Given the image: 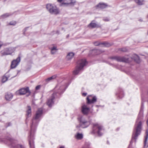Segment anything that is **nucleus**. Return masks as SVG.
I'll use <instances>...</instances> for the list:
<instances>
[{"mask_svg": "<svg viewBox=\"0 0 148 148\" xmlns=\"http://www.w3.org/2000/svg\"><path fill=\"white\" fill-rule=\"evenodd\" d=\"M94 21H92L88 25V27L91 28H99L101 26L99 25L96 24L95 23H93Z\"/></svg>", "mask_w": 148, "mask_h": 148, "instance_id": "17", "label": "nucleus"}, {"mask_svg": "<svg viewBox=\"0 0 148 148\" xmlns=\"http://www.w3.org/2000/svg\"><path fill=\"white\" fill-rule=\"evenodd\" d=\"M107 6V5L105 3H100L97 5L96 6V7L97 8V7L101 9H104L106 8Z\"/></svg>", "mask_w": 148, "mask_h": 148, "instance_id": "18", "label": "nucleus"}, {"mask_svg": "<svg viewBox=\"0 0 148 148\" xmlns=\"http://www.w3.org/2000/svg\"><path fill=\"white\" fill-rule=\"evenodd\" d=\"M147 125L148 126V119H147Z\"/></svg>", "mask_w": 148, "mask_h": 148, "instance_id": "44", "label": "nucleus"}, {"mask_svg": "<svg viewBox=\"0 0 148 148\" xmlns=\"http://www.w3.org/2000/svg\"><path fill=\"white\" fill-rule=\"evenodd\" d=\"M82 148H90L89 146H87L86 144Z\"/></svg>", "mask_w": 148, "mask_h": 148, "instance_id": "38", "label": "nucleus"}, {"mask_svg": "<svg viewBox=\"0 0 148 148\" xmlns=\"http://www.w3.org/2000/svg\"><path fill=\"white\" fill-rule=\"evenodd\" d=\"M75 137L77 139L81 140L83 138V135L82 133H77L75 136Z\"/></svg>", "mask_w": 148, "mask_h": 148, "instance_id": "25", "label": "nucleus"}, {"mask_svg": "<svg viewBox=\"0 0 148 148\" xmlns=\"http://www.w3.org/2000/svg\"><path fill=\"white\" fill-rule=\"evenodd\" d=\"M20 61V57H18L16 60H14L11 63V67L12 69L15 68L18 64Z\"/></svg>", "mask_w": 148, "mask_h": 148, "instance_id": "13", "label": "nucleus"}, {"mask_svg": "<svg viewBox=\"0 0 148 148\" xmlns=\"http://www.w3.org/2000/svg\"><path fill=\"white\" fill-rule=\"evenodd\" d=\"M134 1L138 5H142L144 4V0H134Z\"/></svg>", "mask_w": 148, "mask_h": 148, "instance_id": "28", "label": "nucleus"}, {"mask_svg": "<svg viewBox=\"0 0 148 148\" xmlns=\"http://www.w3.org/2000/svg\"><path fill=\"white\" fill-rule=\"evenodd\" d=\"M40 85H38L36 87V90H38L39 89H40Z\"/></svg>", "mask_w": 148, "mask_h": 148, "instance_id": "36", "label": "nucleus"}, {"mask_svg": "<svg viewBox=\"0 0 148 148\" xmlns=\"http://www.w3.org/2000/svg\"><path fill=\"white\" fill-rule=\"evenodd\" d=\"M102 129V126L99 125L98 124H94L92 127V131L91 132V134H95L97 133L99 136H101L102 134L100 132Z\"/></svg>", "mask_w": 148, "mask_h": 148, "instance_id": "8", "label": "nucleus"}, {"mask_svg": "<svg viewBox=\"0 0 148 148\" xmlns=\"http://www.w3.org/2000/svg\"><path fill=\"white\" fill-rule=\"evenodd\" d=\"M51 50H54V51H57V49H56V47H53L51 49Z\"/></svg>", "mask_w": 148, "mask_h": 148, "instance_id": "35", "label": "nucleus"}, {"mask_svg": "<svg viewBox=\"0 0 148 148\" xmlns=\"http://www.w3.org/2000/svg\"><path fill=\"white\" fill-rule=\"evenodd\" d=\"M56 33L58 34L59 33V31H57Z\"/></svg>", "mask_w": 148, "mask_h": 148, "instance_id": "45", "label": "nucleus"}, {"mask_svg": "<svg viewBox=\"0 0 148 148\" xmlns=\"http://www.w3.org/2000/svg\"><path fill=\"white\" fill-rule=\"evenodd\" d=\"M15 50L13 47H10L4 48L1 51L2 56L8 55H10L13 53Z\"/></svg>", "mask_w": 148, "mask_h": 148, "instance_id": "9", "label": "nucleus"}, {"mask_svg": "<svg viewBox=\"0 0 148 148\" xmlns=\"http://www.w3.org/2000/svg\"><path fill=\"white\" fill-rule=\"evenodd\" d=\"M102 42H99L98 41H96L94 43V44L96 46H98L99 45H100V46H102Z\"/></svg>", "mask_w": 148, "mask_h": 148, "instance_id": "31", "label": "nucleus"}, {"mask_svg": "<svg viewBox=\"0 0 148 148\" xmlns=\"http://www.w3.org/2000/svg\"><path fill=\"white\" fill-rule=\"evenodd\" d=\"M109 58L112 60H115L118 62H126L128 61V59L124 57L116 56L111 57Z\"/></svg>", "mask_w": 148, "mask_h": 148, "instance_id": "10", "label": "nucleus"}, {"mask_svg": "<svg viewBox=\"0 0 148 148\" xmlns=\"http://www.w3.org/2000/svg\"><path fill=\"white\" fill-rule=\"evenodd\" d=\"M103 52L104 51H102L101 49H94L92 50H90V53L92 54L93 55H97L100 54Z\"/></svg>", "mask_w": 148, "mask_h": 148, "instance_id": "16", "label": "nucleus"}, {"mask_svg": "<svg viewBox=\"0 0 148 148\" xmlns=\"http://www.w3.org/2000/svg\"><path fill=\"white\" fill-rule=\"evenodd\" d=\"M12 14L11 13H6L2 15L1 16V17L2 18H5L7 17Z\"/></svg>", "mask_w": 148, "mask_h": 148, "instance_id": "26", "label": "nucleus"}, {"mask_svg": "<svg viewBox=\"0 0 148 148\" xmlns=\"http://www.w3.org/2000/svg\"><path fill=\"white\" fill-rule=\"evenodd\" d=\"M102 46L101 47H108L110 46L111 45V44L110 43L107 42H102Z\"/></svg>", "mask_w": 148, "mask_h": 148, "instance_id": "22", "label": "nucleus"}, {"mask_svg": "<svg viewBox=\"0 0 148 148\" xmlns=\"http://www.w3.org/2000/svg\"><path fill=\"white\" fill-rule=\"evenodd\" d=\"M134 60L137 63H139L140 62L139 57L137 55H136V57L134 58Z\"/></svg>", "mask_w": 148, "mask_h": 148, "instance_id": "29", "label": "nucleus"}, {"mask_svg": "<svg viewBox=\"0 0 148 148\" xmlns=\"http://www.w3.org/2000/svg\"><path fill=\"white\" fill-rule=\"evenodd\" d=\"M119 50L123 52H127L128 51V49L126 47H124L120 49Z\"/></svg>", "mask_w": 148, "mask_h": 148, "instance_id": "32", "label": "nucleus"}, {"mask_svg": "<svg viewBox=\"0 0 148 148\" xmlns=\"http://www.w3.org/2000/svg\"><path fill=\"white\" fill-rule=\"evenodd\" d=\"M107 144H109V143L108 141H107Z\"/></svg>", "mask_w": 148, "mask_h": 148, "instance_id": "47", "label": "nucleus"}, {"mask_svg": "<svg viewBox=\"0 0 148 148\" xmlns=\"http://www.w3.org/2000/svg\"><path fill=\"white\" fill-rule=\"evenodd\" d=\"M28 109L27 111V115L28 117L31 116V108L30 106H28Z\"/></svg>", "mask_w": 148, "mask_h": 148, "instance_id": "23", "label": "nucleus"}, {"mask_svg": "<svg viewBox=\"0 0 148 148\" xmlns=\"http://www.w3.org/2000/svg\"><path fill=\"white\" fill-rule=\"evenodd\" d=\"M7 142L5 143L8 145H10L14 148H25L23 146L20 144H16V140L11 138H9L7 140Z\"/></svg>", "mask_w": 148, "mask_h": 148, "instance_id": "6", "label": "nucleus"}, {"mask_svg": "<svg viewBox=\"0 0 148 148\" xmlns=\"http://www.w3.org/2000/svg\"><path fill=\"white\" fill-rule=\"evenodd\" d=\"M25 32L23 31V34L24 35H25Z\"/></svg>", "mask_w": 148, "mask_h": 148, "instance_id": "46", "label": "nucleus"}, {"mask_svg": "<svg viewBox=\"0 0 148 148\" xmlns=\"http://www.w3.org/2000/svg\"><path fill=\"white\" fill-rule=\"evenodd\" d=\"M78 119L79 124V125L76 126V128L79 130L80 127L83 128H86L88 127L90 124L89 121L86 120L82 116L79 117Z\"/></svg>", "mask_w": 148, "mask_h": 148, "instance_id": "5", "label": "nucleus"}, {"mask_svg": "<svg viewBox=\"0 0 148 148\" xmlns=\"http://www.w3.org/2000/svg\"><path fill=\"white\" fill-rule=\"evenodd\" d=\"M19 93L20 95H23L26 93H28V95H27V96H28L30 95V92L29 90V88L28 87L26 88H22L20 89L19 90Z\"/></svg>", "mask_w": 148, "mask_h": 148, "instance_id": "11", "label": "nucleus"}, {"mask_svg": "<svg viewBox=\"0 0 148 148\" xmlns=\"http://www.w3.org/2000/svg\"><path fill=\"white\" fill-rule=\"evenodd\" d=\"M69 3H62V4H64L70 5H74L76 3V1L75 0H70Z\"/></svg>", "mask_w": 148, "mask_h": 148, "instance_id": "21", "label": "nucleus"}, {"mask_svg": "<svg viewBox=\"0 0 148 148\" xmlns=\"http://www.w3.org/2000/svg\"><path fill=\"white\" fill-rule=\"evenodd\" d=\"M87 93H82V95L83 96H85L87 95Z\"/></svg>", "mask_w": 148, "mask_h": 148, "instance_id": "40", "label": "nucleus"}, {"mask_svg": "<svg viewBox=\"0 0 148 148\" xmlns=\"http://www.w3.org/2000/svg\"><path fill=\"white\" fill-rule=\"evenodd\" d=\"M74 55V54L73 52H70L68 53L66 56V58L68 60L71 59Z\"/></svg>", "mask_w": 148, "mask_h": 148, "instance_id": "20", "label": "nucleus"}, {"mask_svg": "<svg viewBox=\"0 0 148 148\" xmlns=\"http://www.w3.org/2000/svg\"><path fill=\"white\" fill-rule=\"evenodd\" d=\"M90 97H91V96H90ZM89 96L87 97L86 98L87 103L88 104L93 103L97 101V98L96 96L93 97L91 99H89Z\"/></svg>", "mask_w": 148, "mask_h": 148, "instance_id": "15", "label": "nucleus"}, {"mask_svg": "<svg viewBox=\"0 0 148 148\" xmlns=\"http://www.w3.org/2000/svg\"><path fill=\"white\" fill-rule=\"evenodd\" d=\"M8 80V78L5 76H3L2 79V82L4 83L5 82Z\"/></svg>", "mask_w": 148, "mask_h": 148, "instance_id": "30", "label": "nucleus"}, {"mask_svg": "<svg viewBox=\"0 0 148 148\" xmlns=\"http://www.w3.org/2000/svg\"><path fill=\"white\" fill-rule=\"evenodd\" d=\"M77 64L76 69L73 72V74L75 75L79 73V71L82 69L86 65L87 62L85 59H82L78 60Z\"/></svg>", "mask_w": 148, "mask_h": 148, "instance_id": "4", "label": "nucleus"}, {"mask_svg": "<svg viewBox=\"0 0 148 148\" xmlns=\"http://www.w3.org/2000/svg\"><path fill=\"white\" fill-rule=\"evenodd\" d=\"M16 24V22L15 21H10L9 24L10 25H15Z\"/></svg>", "mask_w": 148, "mask_h": 148, "instance_id": "33", "label": "nucleus"}, {"mask_svg": "<svg viewBox=\"0 0 148 148\" xmlns=\"http://www.w3.org/2000/svg\"><path fill=\"white\" fill-rule=\"evenodd\" d=\"M147 94H148V92H147Z\"/></svg>", "mask_w": 148, "mask_h": 148, "instance_id": "49", "label": "nucleus"}, {"mask_svg": "<svg viewBox=\"0 0 148 148\" xmlns=\"http://www.w3.org/2000/svg\"><path fill=\"white\" fill-rule=\"evenodd\" d=\"M60 148H64V147L63 146H61L60 147Z\"/></svg>", "mask_w": 148, "mask_h": 148, "instance_id": "43", "label": "nucleus"}, {"mask_svg": "<svg viewBox=\"0 0 148 148\" xmlns=\"http://www.w3.org/2000/svg\"><path fill=\"white\" fill-rule=\"evenodd\" d=\"M42 108L38 109L32 119V124L31 126V131L28 136L29 144L31 148H34V134L35 132L37 126L40 121L39 118L42 116Z\"/></svg>", "mask_w": 148, "mask_h": 148, "instance_id": "2", "label": "nucleus"}, {"mask_svg": "<svg viewBox=\"0 0 148 148\" xmlns=\"http://www.w3.org/2000/svg\"><path fill=\"white\" fill-rule=\"evenodd\" d=\"M29 27H25L23 30V31L25 32L27 30V28H28Z\"/></svg>", "mask_w": 148, "mask_h": 148, "instance_id": "39", "label": "nucleus"}, {"mask_svg": "<svg viewBox=\"0 0 148 148\" xmlns=\"http://www.w3.org/2000/svg\"><path fill=\"white\" fill-rule=\"evenodd\" d=\"M46 8L49 13L51 14L57 15L59 13V11L56 6H54L51 4H47Z\"/></svg>", "mask_w": 148, "mask_h": 148, "instance_id": "7", "label": "nucleus"}, {"mask_svg": "<svg viewBox=\"0 0 148 148\" xmlns=\"http://www.w3.org/2000/svg\"><path fill=\"white\" fill-rule=\"evenodd\" d=\"M103 20L105 21H110L109 18L107 17L103 18Z\"/></svg>", "mask_w": 148, "mask_h": 148, "instance_id": "34", "label": "nucleus"}, {"mask_svg": "<svg viewBox=\"0 0 148 148\" xmlns=\"http://www.w3.org/2000/svg\"><path fill=\"white\" fill-rule=\"evenodd\" d=\"M146 136H145V139L144 141V146H145L146 145V142H147L148 138V131L147 130H146Z\"/></svg>", "mask_w": 148, "mask_h": 148, "instance_id": "27", "label": "nucleus"}, {"mask_svg": "<svg viewBox=\"0 0 148 148\" xmlns=\"http://www.w3.org/2000/svg\"><path fill=\"white\" fill-rule=\"evenodd\" d=\"M69 34H68L67 35V36H66V38H69Z\"/></svg>", "mask_w": 148, "mask_h": 148, "instance_id": "42", "label": "nucleus"}, {"mask_svg": "<svg viewBox=\"0 0 148 148\" xmlns=\"http://www.w3.org/2000/svg\"><path fill=\"white\" fill-rule=\"evenodd\" d=\"M140 21H142L141 20H140Z\"/></svg>", "mask_w": 148, "mask_h": 148, "instance_id": "48", "label": "nucleus"}, {"mask_svg": "<svg viewBox=\"0 0 148 148\" xmlns=\"http://www.w3.org/2000/svg\"><path fill=\"white\" fill-rule=\"evenodd\" d=\"M57 0L58 2H61L62 1V0Z\"/></svg>", "mask_w": 148, "mask_h": 148, "instance_id": "41", "label": "nucleus"}, {"mask_svg": "<svg viewBox=\"0 0 148 148\" xmlns=\"http://www.w3.org/2000/svg\"><path fill=\"white\" fill-rule=\"evenodd\" d=\"M56 77V75L52 76L49 77L45 79V81L47 82H48L53 79H55Z\"/></svg>", "mask_w": 148, "mask_h": 148, "instance_id": "24", "label": "nucleus"}, {"mask_svg": "<svg viewBox=\"0 0 148 148\" xmlns=\"http://www.w3.org/2000/svg\"><path fill=\"white\" fill-rule=\"evenodd\" d=\"M56 51H54V50H51V53L52 54H54L56 52Z\"/></svg>", "mask_w": 148, "mask_h": 148, "instance_id": "37", "label": "nucleus"}, {"mask_svg": "<svg viewBox=\"0 0 148 148\" xmlns=\"http://www.w3.org/2000/svg\"><path fill=\"white\" fill-rule=\"evenodd\" d=\"M90 110V108L87 107V106L85 104L83 105L81 107L82 112L84 115H87Z\"/></svg>", "mask_w": 148, "mask_h": 148, "instance_id": "12", "label": "nucleus"}, {"mask_svg": "<svg viewBox=\"0 0 148 148\" xmlns=\"http://www.w3.org/2000/svg\"><path fill=\"white\" fill-rule=\"evenodd\" d=\"M66 88L65 85H63L60 86H57L55 87V91L47 102V105L49 107H51L54 104L53 100L55 98L59 97L64 92Z\"/></svg>", "mask_w": 148, "mask_h": 148, "instance_id": "3", "label": "nucleus"}, {"mask_svg": "<svg viewBox=\"0 0 148 148\" xmlns=\"http://www.w3.org/2000/svg\"><path fill=\"white\" fill-rule=\"evenodd\" d=\"M142 103L139 113V114L136 123L135 124L131 140L130 141V145L132 144L134 140L136 142L138 136L140 135L141 130L142 122L143 119V110L144 109L143 103L145 101L144 99L142 96H141Z\"/></svg>", "mask_w": 148, "mask_h": 148, "instance_id": "1", "label": "nucleus"}, {"mask_svg": "<svg viewBox=\"0 0 148 148\" xmlns=\"http://www.w3.org/2000/svg\"><path fill=\"white\" fill-rule=\"evenodd\" d=\"M116 95L119 99L122 98L124 96L123 92L121 88H119Z\"/></svg>", "mask_w": 148, "mask_h": 148, "instance_id": "14", "label": "nucleus"}, {"mask_svg": "<svg viewBox=\"0 0 148 148\" xmlns=\"http://www.w3.org/2000/svg\"><path fill=\"white\" fill-rule=\"evenodd\" d=\"M13 95L11 93H8L5 95V98L7 100L10 101L12 98Z\"/></svg>", "mask_w": 148, "mask_h": 148, "instance_id": "19", "label": "nucleus"}]
</instances>
